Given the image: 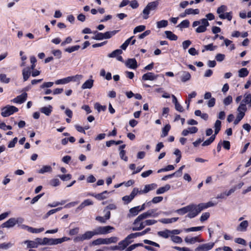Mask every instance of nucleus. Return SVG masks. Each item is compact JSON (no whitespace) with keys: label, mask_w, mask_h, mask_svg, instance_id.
Returning a JSON list of instances; mask_svg holds the SVG:
<instances>
[{"label":"nucleus","mask_w":251,"mask_h":251,"mask_svg":"<svg viewBox=\"0 0 251 251\" xmlns=\"http://www.w3.org/2000/svg\"><path fill=\"white\" fill-rule=\"evenodd\" d=\"M158 5V2L157 1L149 2L143 11V13L144 14L143 18L144 19H147L149 17L148 15L149 14L150 11L155 10Z\"/></svg>","instance_id":"f257e3e1"},{"label":"nucleus","mask_w":251,"mask_h":251,"mask_svg":"<svg viewBox=\"0 0 251 251\" xmlns=\"http://www.w3.org/2000/svg\"><path fill=\"white\" fill-rule=\"evenodd\" d=\"M189 207H191V210L189 211V213L187 215L186 217L190 219L195 217L202 211L200 204L198 205L190 204Z\"/></svg>","instance_id":"f03ea898"},{"label":"nucleus","mask_w":251,"mask_h":251,"mask_svg":"<svg viewBox=\"0 0 251 251\" xmlns=\"http://www.w3.org/2000/svg\"><path fill=\"white\" fill-rule=\"evenodd\" d=\"M18 111V109L14 106L7 105L1 109V115L3 117H6Z\"/></svg>","instance_id":"7ed1b4c3"},{"label":"nucleus","mask_w":251,"mask_h":251,"mask_svg":"<svg viewBox=\"0 0 251 251\" xmlns=\"http://www.w3.org/2000/svg\"><path fill=\"white\" fill-rule=\"evenodd\" d=\"M94 233L93 231H88L85 232L83 234H80L77 236L75 237L74 239V241L75 242H81L84 240H89L92 238L93 236H94Z\"/></svg>","instance_id":"20e7f679"},{"label":"nucleus","mask_w":251,"mask_h":251,"mask_svg":"<svg viewBox=\"0 0 251 251\" xmlns=\"http://www.w3.org/2000/svg\"><path fill=\"white\" fill-rule=\"evenodd\" d=\"M201 25L198 26L196 29V31L197 33H201L204 32L206 30V27L209 25V24L206 19H202L201 20Z\"/></svg>","instance_id":"39448f33"},{"label":"nucleus","mask_w":251,"mask_h":251,"mask_svg":"<svg viewBox=\"0 0 251 251\" xmlns=\"http://www.w3.org/2000/svg\"><path fill=\"white\" fill-rule=\"evenodd\" d=\"M214 246V243H208L202 244L196 248L195 249V251H207L212 249Z\"/></svg>","instance_id":"423d86ee"},{"label":"nucleus","mask_w":251,"mask_h":251,"mask_svg":"<svg viewBox=\"0 0 251 251\" xmlns=\"http://www.w3.org/2000/svg\"><path fill=\"white\" fill-rule=\"evenodd\" d=\"M158 76V75H155L153 73L149 72V73H147L143 75L142 77V80H143L144 81H146V80L152 81V80H155L157 78Z\"/></svg>","instance_id":"0eeeda50"},{"label":"nucleus","mask_w":251,"mask_h":251,"mask_svg":"<svg viewBox=\"0 0 251 251\" xmlns=\"http://www.w3.org/2000/svg\"><path fill=\"white\" fill-rule=\"evenodd\" d=\"M27 94L26 93H24L21 95L17 96L16 98L14 99L12 101L14 103H22L24 102L27 98Z\"/></svg>","instance_id":"6e6552de"},{"label":"nucleus","mask_w":251,"mask_h":251,"mask_svg":"<svg viewBox=\"0 0 251 251\" xmlns=\"http://www.w3.org/2000/svg\"><path fill=\"white\" fill-rule=\"evenodd\" d=\"M126 66L128 68L135 69L137 68V63L135 58L128 59L125 63Z\"/></svg>","instance_id":"1a4fd4ad"},{"label":"nucleus","mask_w":251,"mask_h":251,"mask_svg":"<svg viewBox=\"0 0 251 251\" xmlns=\"http://www.w3.org/2000/svg\"><path fill=\"white\" fill-rule=\"evenodd\" d=\"M248 226V221H243L237 226L236 230L240 232H245L247 230Z\"/></svg>","instance_id":"9d476101"},{"label":"nucleus","mask_w":251,"mask_h":251,"mask_svg":"<svg viewBox=\"0 0 251 251\" xmlns=\"http://www.w3.org/2000/svg\"><path fill=\"white\" fill-rule=\"evenodd\" d=\"M184 241L186 243L193 244L195 243L198 242H202L204 241L203 239H199V236H196L192 238H189L188 237H186L184 239Z\"/></svg>","instance_id":"9b49d317"},{"label":"nucleus","mask_w":251,"mask_h":251,"mask_svg":"<svg viewBox=\"0 0 251 251\" xmlns=\"http://www.w3.org/2000/svg\"><path fill=\"white\" fill-rule=\"evenodd\" d=\"M150 217H151V214H150L149 211H147V212L140 214L136 218V219L134 220V224H138V222H141L144 219Z\"/></svg>","instance_id":"f8f14e48"},{"label":"nucleus","mask_w":251,"mask_h":251,"mask_svg":"<svg viewBox=\"0 0 251 251\" xmlns=\"http://www.w3.org/2000/svg\"><path fill=\"white\" fill-rule=\"evenodd\" d=\"M15 218H11L1 225L2 227L10 228L15 226Z\"/></svg>","instance_id":"ddd939ff"},{"label":"nucleus","mask_w":251,"mask_h":251,"mask_svg":"<svg viewBox=\"0 0 251 251\" xmlns=\"http://www.w3.org/2000/svg\"><path fill=\"white\" fill-rule=\"evenodd\" d=\"M31 74V71L29 67L24 68L22 71V75L23 77L24 81H26L30 77Z\"/></svg>","instance_id":"4468645a"},{"label":"nucleus","mask_w":251,"mask_h":251,"mask_svg":"<svg viewBox=\"0 0 251 251\" xmlns=\"http://www.w3.org/2000/svg\"><path fill=\"white\" fill-rule=\"evenodd\" d=\"M93 204V202L87 199L85 200L84 201H83L76 209V211H79L82 209L86 206L91 205Z\"/></svg>","instance_id":"2eb2a0df"},{"label":"nucleus","mask_w":251,"mask_h":251,"mask_svg":"<svg viewBox=\"0 0 251 251\" xmlns=\"http://www.w3.org/2000/svg\"><path fill=\"white\" fill-rule=\"evenodd\" d=\"M237 110L238 114H241L242 115L245 116V112L247 110V105H245V103H244L241 101L239 106L237 108Z\"/></svg>","instance_id":"dca6fc26"},{"label":"nucleus","mask_w":251,"mask_h":251,"mask_svg":"<svg viewBox=\"0 0 251 251\" xmlns=\"http://www.w3.org/2000/svg\"><path fill=\"white\" fill-rule=\"evenodd\" d=\"M109 192L107 191H104L103 192L97 194H90V196L94 197L98 200H102L105 199L107 197L105 195V194H108Z\"/></svg>","instance_id":"f3484780"},{"label":"nucleus","mask_w":251,"mask_h":251,"mask_svg":"<svg viewBox=\"0 0 251 251\" xmlns=\"http://www.w3.org/2000/svg\"><path fill=\"white\" fill-rule=\"evenodd\" d=\"M242 102L245 103V105H248V106L251 107V94L246 93L244 96V99Z\"/></svg>","instance_id":"a211bd4d"},{"label":"nucleus","mask_w":251,"mask_h":251,"mask_svg":"<svg viewBox=\"0 0 251 251\" xmlns=\"http://www.w3.org/2000/svg\"><path fill=\"white\" fill-rule=\"evenodd\" d=\"M94 80L92 79H89L86 80L81 86L82 89H91L94 84Z\"/></svg>","instance_id":"6ab92c4d"},{"label":"nucleus","mask_w":251,"mask_h":251,"mask_svg":"<svg viewBox=\"0 0 251 251\" xmlns=\"http://www.w3.org/2000/svg\"><path fill=\"white\" fill-rule=\"evenodd\" d=\"M52 111V107L51 105L48 106H45L41 108L40 111L41 113H44L47 116H49Z\"/></svg>","instance_id":"aec40b11"},{"label":"nucleus","mask_w":251,"mask_h":251,"mask_svg":"<svg viewBox=\"0 0 251 251\" xmlns=\"http://www.w3.org/2000/svg\"><path fill=\"white\" fill-rule=\"evenodd\" d=\"M139 207V206H137L130 208L129 210V213L128 214V216H135L138 215V214L140 212Z\"/></svg>","instance_id":"412c9836"},{"label":"nucleus","mask_w":251,"mask_h":251,"mask_svg":"<svg viewBox=\"0 0 251 251\" xmlns=\"http://www.w3.org/2000/svg\"><path fill=\"white\" fill-rule=\"evenodd\" d=\"M190 210H191V207H189V205H188L185 207L177 209L176 211V212L179 215H182L188 212Z\"/></svg>","instance_id":"4be33fe9"},{"label":"nucleus","mask_w":251,"mask_h":251,"mask_svg":"<svg viewBox=\"0 0 251 251\" xmlns=\"http://www.w3.org/2000/svg\"><path fill=\"white\" fill-rule=\"evenodd\" d=\"M181 80L183 82H185L189 80L191 78V75L190 73L186 71L182 72V75H181Z\"/></svg>","instance_id":"5701e85b"},{"label":"nucleus","mask_w":251,"mask_h":251,"mask_svg":"<svg viewBox=\"0 0 251 251\" xmlns=\"http://www.w3.org/2000/svg\"><path fill=\"white\" fill-rule=\"evenodd\" d=\"M170 230L169 229H165L163 231H160L157 232V234L159 236L162 237L164 238H168L169 237H171Z\"/></svg>","instance_id":"b1692460"},{"label":"nucleus","mask_w":251,"mask_h":251,"mask_svg":"<svg viewBox=\"0 0 251 251\" xmlns=\"http://www.w3.org/2000/svg\"><path fill=\"white\" fill-rule=\"evenodd\" d=\"M171 186L169 184H166L163 187H160L156 191V194H161L170 189Z\"/></svg>","instance_id":"393cba45"},{"label":"nucleus","mask_w":251,"mask_h":251,"mask_svg":"<svg viewBox=\"0 0 251 251\" xmlns=\"http://www.w3.org/2000/svg\"><path fill=\"white\" fill-rule=\"evenodd\" d=\"M165 33L167 38L170 40L176 41L177 39V36L170 31H166Z\"/></svg>","instance_id":"a878e982"},{"label":"nucleus","mask_w":251,"mask_h":251,"mask_svg":"<svg viewBox=\"0 0 251 251\" xmlns=\"http://www.w3.org/2000/svg\"><path fill=\"white\" fill-rule=\"evenodd\" d=\"M51 171L52 168L50 166L45 165L43 166V167L38 171V173L43 174L47 172H51Z\"/></svg>","instance_id":"bb28decb"},{"label":"nucleus","mask_w":251,"mask_h":251,"mask_svg":"<svg viewBox=\"0 0 251 251\" xmlns=\"http://www.w3.org/2000/svg\"><path fill=\"white\" fill-rule=\"evenodd\" d=\"M25 244H26L28 248H37V244L34 240H26L25 241Z\"/></svg>","instance_id":"cd10ccee"},{"label":"nucleus","mask_w":251,"mask_h":251,"mask_svg":"<svg viewBox=\"0 0 251 251\" xmlns=\"http://www.w3.org/2000/svg\"><path fill=\"white\" fill-rule=\"evenodd\" d=\"M71 78H70V76L58 79L55 81V83L57 85L59 84H65L71 82Z\"/></svg>","instance_id":"c85d7f7f"},{"label":"nucleus","mask_w":251,"mask_h":251,"mask_svg":"<svg viewBox=\"0 0 251 251\" xmlns=\"http://www.w3.org/2000/svg\"><path fill=\"white\" fill-rule=\"evenodd\" d=\"M196 95L197 93L195 91L192 92L191 94L188 95V99L185 101V103L187 104V109H189L191 99L195 98L196 96Z\"/></svg>","instance_id":"c756f323"},{"label":"nucleus","mask_w":251,"mask_h":251,"mask_svg":"<svg viewBox=\"0 0 251 251\" xmlns=\"http://www.w3.org/2000/svg\"><path fill=\"white\" fill-rule=\"evenodd\" d=\"M178 219V218H172L170 219H162L159 220V221L163 224H170L176 222Z\"/></svg>","instance_id":"7c9ffc66"},{"label":"nucleus","mask_w":251,"mask_h":251,"mask_svg":"<svg viewBox=\"0 0 251 251\" xmlns=\"http://www.w3.org/2000/svg\"><path fill=\"white\" fill-rule=\"evenodd\" d=\"M217 203H213L212 201H209L207 203H200L201 209L203 210L209 207H212L215 205Z\"/></svg>","instance_id":"2f4dec72"},{"label":"nucleus","mask_w":251,"mask_h":251,"mask_svg":"<svg viewBox=\"0 0 251 251\" xmlns=\"http://www.w3.org/2000/svg\"><path fill=\"white\" fill-rule=\"evenodd\" d=\"M156 185L154 183L146 185L144 188V193H147L150 191L156 188Z\"/></svg>","instance_id":"473e14b6"},{"label":"nucleus","mask_w":251,"mask_h":251,"mask_svg":"<svg viewBox=\"0 0 251 251\" xmlns=\"http://www.w3.org/2000/svg\"><path fill=\"white\" fill-rule=\"evenodd\" d=\"M118 238L117 237H111L108 238L104 239V244L115 243L118 241Z\"/></svg>","instance_id":"72a5a7b5"},{"label":"nucleus","mask_w":251,"mask_h":251,"mask_svg":"<svg viewBox=\"0 0 251 251\" xmlns=\"http://www.w3.org/2000/svg\"><path fill=\"white\" fill-rule=\"evenodd\" d=\"M249 73V71L245 68H242L238 71V75L240 77H244L247 76Z\"/></svg>","instance_id":"f704fd0d"},{"label":"nucleus","mask_w":251,"mask_h":251,"mask_svg":"<svg viewBox=\"0 0 251 251\" xmlns=\"http://www.w3.org/2000/svg\"><path fill=\"white\" fill-rule=\"evenodd\" d=\"M123 53V51L120 49H117L113 51H112L111 53L108 54V57L110 58H114L117 57L119 55Z\"/></svg>","instance_id":"c9c22d12"},{"label":"nucleus","mask_w":251,"mask_h":251,"mask_svg":"<svg viewBox=\"0 0 251 251\" xmlns=\"http://www.w3.org/2000/svg\"><path fill=\"white\" fill-rule=\"evenodd\" d=\"M200 12V10L198 9H193L192 8H188L186 9L185 11V14L187 15H197Z\"/></svg>","instance_id":"e433bc0d"},{"label":"nucleus","mask_w":251,"mask_h":251,"mask_svg":"<svg viewBox=\"0 0 251 251\" xmlns=\"http://www.w3.org/2000/svg\"><path fill=\"white\" fill-rule=\"evenodd\" d=\"M117 32V30H113L111 31H107L103 33L104 39H109L113 35H115Z\"/></svg>","instance_id":"4c0bfd02"},{"label":"nucleus","mask_w":251,"mask_h":251,"mask_svg":"<svg viewBox=\"0 0 251 251\" xmlns=\"http://www.w3.org/2000/svg\"><path fill=\"white\" fill-rule=\"evenodd\" d=\"M232 13L231 12H227L225 14H221L219 15L220 18L222 19H227L228 21H231L232 19Z\"/></svg>","instance_id":"58836bf2"},{"label":"nucleus","mask_w":251,"mask_h":251,"mask_svg":"<svg viewBox=\"0 0 251 251\" xmlns=\"http://www.w3.org/2000/svg\"><path fill=\"white\" fill-rule=\"evenodd\" d=\"M147 225H146V224H145V221L143 222H142L141 221L139 226H133L132 229L133 231L141 230L142 229H143Z\"/></svg>","instance_id":"ea45409f"},{"label":"nucleus","mask_w":251,"mask_h":251,"mask_svg":"<svg viewBox=\"0 0 251 251\" xmlns=\"http://www.w3.org/2000/svg\"><path fill=\"white\" fill-rule=\"evenodd\" d=\"M118 245H119V247L120 248V251H123V250L126 249V247L129 245L128 244V243L126 241V240H125L124 239V240L120 241L118 243Z\"/></svg>","instance_id":"a19ab883"},{"label":"nucleus","mask_w":251,"mask_h":251,"mask_svg":"<svg viewBox=\"0 0 251 251\" xmlns=\"http://www.w3.org/2000/svg\"><path fill=\"white\" fill-rule=\"evenodd\" d=\"M168 22L167 20H161L156 23L157 27L158 28L165 27L167 26Z\"/></svg>","instance_id":"79ce46f5"},{"label":"nucleus","mask_w":251,"mask_h":251,"mask_svg":"<svg viewBox=\"0 0 251 251\" xmlns=\"http://www.w3.org/2000/svg\"><path fill=\"white\" fill-rule=\"evenodd\" d=\"M171 128V126L169 125H167L162 129V133L161 135V137H164L168 135V132Z\"/></svg>","instance_id":"37998d69"},{"label":"nucleus","mask_w":251,"mask_h":251,"mask_svg":"<svg viewBox=\"0 0 251 251\" xmlns=\"http://www.w3.org/2000/svg\"><path fill=\"white\" fill-rule=\"evenodd\" d=\"M215 135H212L209 139L205 140L202 144V146H208L210 144H211L215 140Z\"/></svg>","instance_id":"c03bdc74"},{"label":"nucleus","mask_w":251,"mask_h":251,"mask_svg":"<svg viewBox=\"0 0 251 251\" xmlns=\"http://www.w3.org/2000/svg\"><path fill=\"white\" fill-rule=\"evenodd\" d=\"M70 240V238L67 237H63L61 238L54 239L55 245L61 244L65 241H67Z\"/></svg>","instance_id":"a18cd8bd"},{"label":"nucleus","mask_w":251,"mask_h":251,"mask_svg":"<svg viewBox=\"0 0 251 251\" xmlns=\"http://www.w3.org/2000/svg\"><path fill=\"white\" fill-rule=\"evenodd\" d=\"M174 169H175V167H174V166L173 165H168L167 166H166L164 168H162V169H160L158 170V171H157V173H160L163 172H166V171H169L173 170Z\"/></svg>","instance_id":"49530a36"},{"label":"nucleus","mask_w":251,"mask_h":251,"mask_svg":"<svg viewBox=\"0 0 251 251\" xmlns=\"http://www.w3.org/2000/svg\"><path fill=\"white\" fill-rule=\"evenodd\" d=\"M136 238V236L134 233H131L128 235L125 239V240H126V241L128 243V244L129 245L130 243H131L133 241L132 240V239Z\"/></svg>","instance_id":"de8ad7c7"},{"label":"nucleus","mask_w":251,"mask_h":251,"mask_svg":"<svg viewBox=\"0 0 251 251\" xmlns=\"http://www.w3.org/2000/svg\"><path fill=\"white\" fill-rule=\"evenodd\" d=\"M171 239L173 242L176 243H181L182 242V239L179 236L171 235Z\"/></svg>","instance_id":"09e8293b"},{"label":"nucleus","mask_w":251,"mask_h":251,"mask_svg":"<svg viewBox=\"0 0 251 251\" xmlns=\"http://www.w3.org/2000/svg\"><path fill=\"white\" fill-rule=\"evenodd\" d=\"M79 48H80V46L79 45H76L75 46H73L71 47L66 48L65 50V51L68 52L69 53H71L77 50Z\"/></svg>","instance_id":"8fccbe9b"},{"label":"nucleus","mask_w":251,"mask_h":251,"mask_svg":"<svg viewBox=\"0 0 251 251\" xmlns=\"http://www.w3.org/2000/svg\"><path fill=\"white\" fill-rule=\"evenodd\" d=\"M203 226H197V227H192L188 228H185L184 231L186 232H189L191 231H196L201 230Z\"/></svg>","instance_id":"3c124183"},{"label":"nucleus","mask_w":251,"mask_h":251,"mask_svg":"<svg viewBox=\"0 0 251 251\" xmlns=\"http://www.w3.org/2000/svg\"><path fill=\"white\" fill-rule=\"evenodd\" d=\"M94 107L95 108L97 109L99 112H100L101 111H104L106 109V106H102L99 103H95Z\"/></svg>","instance_id":"603ef678"},{"label":"nucleus","mask_w":251,"mask_h":251,"mask_svg":"<svg viewBox=\"0 0 251 251\" xmlns=\"http://www.w3.org/2000/svg\"><path fill=\"white\" fill-rule=\"evenodd\" d=\"M0 81L3 83H8L10 81V78H7L5 74H0Z\"/></svg>","instance_id":"864d4df0"},{"label":"nucleus","mask_w":251,"mask_h":251,"mask_svg":"<svg viewBox=\"0 0 251 251\" xmlns=\"http://www.w3.org/2000/svg\"><path fill=\"white\" fill-rule=\"evenodd\" d=\"M44 230V227H41L39 228H35L32 227H30L29 228V232L33 233H40Z\"/></svg>","instance_id":"5fc2aeb1"},{"label":"nucleus","mask_w":251,"mask_h":251,"mask_svg":"<svg viewBox=\"0 0 251 251\" xmlns=\"http://www.w3.org/2000/svg\"><path fill=\"white\" fill-rule=\"evenodd\" d=\"M123 143V141L119 140L115 141L114 140H110L106 142V146L108 147H110L113 144L119 145Z\"/></svg>","instance_id":"6e6d98bb"},{"label":"nucleus","mask_w":251,"mask_h":251,"mask_svg":"<svg viewBox=\"0 0 251 251\" xmlns=\"http://www.w3.org/2000/svg\"><path fill=\"white\" fill-rule=\"evenodd\" d=\"M143 245L142 243H138V244H135L133 245H132L127 248L125 251H132V250H134L136 248L139 247V246H143Z\"/></svg>","instance_id":"4d7b16f0"},{"label":"nucleus","mask_w":251,"mask_h":251,"mask_svg":"<svg viewBox=\"0 0 251 251\" xmlns=\"http://www.w3.org/2000/svg\"><path fill=\"white\" fill-rule=\"evenodd\" d=\"M104 250H111V251L120 250V248L119 247V245L115 246L113 247H103V249L102 250H97L96 251H103Z\"/></svg>","instance_id":"13d9d810"},{"label":"nucleus","mask_w":251,"mask_h":251,"mask_svg":"<svg viewBox=\"0 0 251 251\" xmlns=\"http://www.w3.org/2000/svg\"><path fill=\"white\" fill-rule=\"evenodd\" d=\"M145 28L146 26L143 25L137 26L134 29L133 33L135 34L137 32H142L144 31L145 29Z\"/></svg>","instance_id":"bf43d9fd"},{"label":"nucleus","mask_w":251,"mask_h":251,"mask_svg":"<svg viewBox=\"0 0 251 251\" xmlns=\"http://www.w3.org/2000/svg\"><path fill=\"white\" fill-rule=\"evenodd\" d=\"M94 235L103 234L102 226H99L93 230Z\"/></svg>","instance_id":"052dcab7"},{"label":"nucleus","mask_w":251,"mask_h":251,"mask_svg":"<svg viewBox=\"0 0 251 251\" xmlns=\"http://www.w3.org/2000/svg\"><path fill=\"white\" fill-rule=\"evenodd\" d=\"M232 102V98L231 96H228L223 100L224 104L227 106Z\"/></svg>","instance_id":"680f3d73"},{"label":"nucleus","mask_w":251,"mask_h":251,"mask_svg":"<svg viewBox=\"0 0 251 251\" xmlns=\"http://www.w3.org/2000/svg\"><path fill=\"white\" fill-rule=\"evenodd\" d=\"M82 78V75H76L75 76H70L71 78V81H79Z\"/></svg>","instance_id":"e2e57ef3"},{"label":"nucleus","mask_w":251,"mask_h":251,"mask_svg":"<svg viewBox=\"0 0 251 251\" xmlns=\"http://www.w3.org/2000/svg\"><path fill=\"white\" fill-rule=\"evenodd\" d=\"M79 231V228L78 227H76L75 228H74L71 230H70L69 232V234L70 235L73 236L76 235L78 233Z\"/></svg>","instance_id":"0e129e2a"},{"label":"nucleus","mask_w":251,"mask_h":251,"mask_svg":"<svg viewBox=\"0 0 251 251\" xmlns=\"http://www.w3.org/2000/svg\"><path fill=\"white\" fill-rule=\"evenodd\" d=\"M58 176L63 181H67L70 180L72 177L70 174L58 175Z\"/></svg>","instance_id":"69168bd1"},{"label":"nucleus","mask_w":251,"mask_h":251,"mask_svg":"<svg viewBox=\"0 0 251 251\" xmlns=\"http://www.w3.org/2000/svg\"><path fill=\"white\" fill-rule=\"evenodd\" d=\"M59 184L60 181L58 178L52 179L50 181V184L54 187L58 186Z\"/></svg>","instance_id":"338daca9"},{"label":"nucleus","mask_w":251,"mask_h":251,"mask_svg":"<svg viewBox=\"0 0 251 251\" xmlns=\"http://www.w3.org/2000/svg\"><path fill=\"white\" fill-rule=\"evenodd\" d=\"M93 39L97 40H101L104 39L103 33L101 32H97L96 35L92 38Z\"/></svg>","instance_id":"774afa93"}]
</instances>
